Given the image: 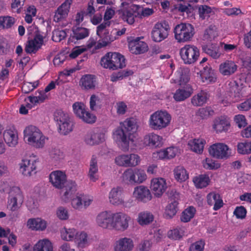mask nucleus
Returning <instances> with one entry per match:
<instances>
[{"label":"nucleus","mask_w":251,"mask_h":251,"mask_svg":"<svg viewBox=\"0 0 251 251\" xmlns=\"http://www.w3.org/2000/svg\"><path fill=\"white\" fill-rule=\"evenodd\" d=\"M78 246L81 248H84L87 244V235L85 232H81L79 238L76 239Z\"/></svg>","instance_id":"obj_62"},{"label":"nucleus","mask_w":251,"mask_h":251,"mask_svg":"<svg viewBox=\"0 0 251 251\" xmlns=\"http://www.w3.org/2000/svg\"><path fill=\"white\" fill-rule=\"evenodd\" d=\"M233 214L238 219H243L246 216V209L243 206H237L234 210Z\"/></svg>","instance_id":"obj_59"},{"label":"nucleus","mask_w":251,"mask_h":251,"mask_svg":"<svg viewBox=\"0 0 251 251\" xmlns=\"http://www.w3.org/2000/svg\"><path fill=\"white\" fill-rule=\"evenodd\" d=\"M15 22V18L12 17H0V28L8 29L14 25Z\"/></svg>","instance_id":"obj_47"},{"label":"nucleus","mask_w":251,"mask_h":251,"mask_svg":"<svg viewBox=\"0 0 251 251\" xmlns=\"http://www.w3.org/2000/svg\"><path fill=\"white\" fill-rule=\"evenodd\" d=\"M178 202L176 201H171L168 204L165 208L164 217L166 219H171L173 218L176 214L178 210Z\"/></svg>","instance_id":"obj_30"},{"label":"nucleus","mask_w":251,"mask_h":251,"mask_svg":"<svg viewBox=\"0 0 251 251\" xmlns=\"http://www.w3.org/2000/svg\"><path fill=\"white\" fill-rule=\"evenodd\" d=\"M119 14L124 21L126 22L129 25H132L134 23L135 18L137 17L130 10L127 9L119 10Z\"/></svg>","instance_id":"obj_42"},{"label":"nucleus","mask_w":251,"mask_h":251,"mask_svg":"<svg viewBox=\"0 0 251 251\" xmlns=\"http://www.w3.org/2000/svg\"><path fill=\"white\" fill-rule=\"evenodd\" d=\"M101 39L100 40L97 44L98 48H101L106 47L111 42L116 40V37L109 34L108 31H105L103 35L100 34L99 36Z\"/></svg>","instance_id":"obj_44"},{"label":"nucleus","mask_w":251,"mask_h":251,"mask_svg":"<svg viewBox=\"0 0 251 251\" xmlns=\"http://www.w3.org/2000/svg\"><path fill=\"white\" fill-rule=\"evenodd\" d=\"M33 251H53L52 243L46 239L40 240L35 245Z\"/></svg>","instance_id":"obj_35"},{"label":"nucleus","mask_w":251,"mask_h":251,"mask_svg":"<svg viewBox=\"0 0 251 251\" xmlns=\"http://www.w3.org/2000/svg\"><path fill=\"white\" fill-rule=\"evenodd\" d=\"M209 97V96L206 91L201 90L200 93L193 97L191 99V102L194 106H200L206 103Z\"/></svg>","instance_id":"obj_31"},{"label":"nucleus","mask_w":251,"mask_h":251,"mask_svg":"<svg viewBox=\"0 0 251 251\" xmlns=\"http://www.w3.org/2000/svg\"><path fill=\"white\" fill-rule=\"evenodd\" d=\"M133 196L136 199L141 202H147L152 198L149 189L145 186L141 185L134 188Z\"/></svg>","instance_id":"obj_13"},{"label":"nucleus","mask_w":251,"mask_h":251,"mask_svg":"<svg viewBox=\"0 0 251 251\" xmlns=\"http://www.w3.org/2000/svg\"><path fill=\"white\" fill-rule=\"evenodd\" d=\"M27 226L32 230L43 231L47 227V222L41 218H30L27 222Z\"/></svg>","instance_id":"obj_23"},{"label":"nucleus","mask_w":251,"mask_h":251,"mask_svg":"<svg viewBox=\"0 0 251 251\" xmlns=\"http://www.w3.org/2000/svg\"><path fill=\"white\" fill-rule=\"evenodd\" d=\"M73 108L75 115L80 118L81 116L83 117L84 112L86 110V106L82 102H75L73 105Z\"/></svg>","instance_id":"obj_50"},{"label":"nucleus","mask_w":251,"mask_h":251,"mask_svg":"<svg viewBox=\"0 0 251 251\" xmlns=\"http://www.w3.org/2000/svg\"><path fill=\"white\" fill-rule=\"evenodd\" d=\"M193 93V89L189 84H186L182 88H179L176 91L174 98L177 101L184 100L190 97Z\"/></svg>","instance_id":"obj_19"},{"label":"nucleus","mask_w":251,"mask_h":251,"mask_svg":"<svg viewBox=\"0 0 251 251\" xmlns=\"http://www.w3.org/2000/svg\"><path fill=\"white\" fill-rule=\"evenodd\" d=\"M209 154L219 159H226L231 156L230 150L224 143H216L209 148Z\"/></svg>","instance_id":"obj_8"},{"label":"nucleus","mask_w":251,"mask_h":251,"mask_svg":"<svg viewBox=\"0 0 251 251\" xmlns=\"http://www.w3.org/2000/svg\"><path fill=\"white\" fill-rule=\"evenodd\" d=\"M130 217L122 213H117L113 215V224L112 227L116 230L124 231L128 227V222Z\"/></svg>","instance_id":"obj_10"},{"label":"nucleus","mask_w":251,"mask_h":251,"mask_svg":"<svg viewBox=\"0 0 251 251\" xmlns=\"http://www.w3.org/2000/svg\"><path fill=\"white\" fill-rule=\"evenodd\" d=\"M151 188L155 196L160 197L166 188L165 180L163 178L153 179L151 180Z\"/></svg>","instance_id":"obj_16"},{"label":"nucleus","mask_w":251,"mask_h":251,"mask_svg":"<svg viewBox=\"0 0 251 251\" xmlns=\"http://www.w3.org/2000/svg\"><path fill=\"white\" fill-rule=\"evenodd\" d=\"M116 163L120 166L129 167L127 155H121L115 158Z\"/></svg>","instance_id":"obj_57"},{"label":"nucleus","mask_w":251,"mask_h":251,"mask_svg":"<svg viewBox=\"0 0 251 251\" xmlns=\"http://www.w3.org/2000/svg\"><path fill=\"white\" fill-rule=\"evenodd\" d=\"M97 222L104 228H110L112 226L113 215L107 211L102 212L98 215Z\"/></svg>","instance_id":"obj_15"},{"label":"nucleus","mask_w":251,"mask_h":251,"mask_svg":"<svg viewBox=\"0 0 251 251\" xmlns=\"http://www.w3.org/2000/svg\"><path fill=\"white\" fill-rule=\"evenodd\" d=\"M65 231L61 232V236L63 240L67 241L72 240L75 236H77V232L74 228H64Z\"/></svg>","instance_id":"obj_52"},{"label":"nucleus","mask_w":251,"mask_h":251,"mask_svg":"<svg viewBox=\"0 0 251 251\" xmlns=\"http://www.w3.org/2000/svg\"><path fill=\"white\" fill-rule=\"evenodd\" d=\"M133 248L132 240L130 238L124 237L116 241L114 249L115 251H131Z\"/></svg>","instance_id":"obj_20"},{"label":"nucleus","mask_w":251,"mask_h":251,"mask_svg":"<svg viewBox=\"0 0 251 251\" xmlns=\"http://www.w3.org/2000/svg\"><path fill=\"white\" fill-rule=\"evenodd\" d=\"M168 35V33L164 28L162 25L159 23L155 25L151 31V37L154 41L159 42L167 38Z\"/></svg>","instance_id":"obj_17"},{"label":"nucleus","mask_w":251,"mask_h":251,"mask_svg":"<svg viewBox=\"0 0 251 251\" xmlns=\"http://www.w3.org/2000/svg\"><path fill=\"white\" fill-rule=\"evenodd\" d=\"M205 243L201 240L191 245L189 251H203Z\"/></svg>","instance_id":"obj_58"},{"label":"nucleus","mask_w":251,"mask_h":251,"mask_svg":"<svg viewBox=\"0 0 251 251\" xmlns=\"http://www.w3.org/2000/svg\"><path fill=\"white\" fill-rule=\"evenodd\" d=\"M54 119L58 123V125L62 124L66 121L71 120L67 113H64L61 110H56L54 113Z\"/></svg>","instance_id":"obj_48"},{"label":"nucleus","mask_w":251,"mask_h":251,"mask_svg":"<svg viewBox=\"0 0 251 251\" xmlns=\"http://www.w3.org/2000/svg\"><path fill=\"white\" fill-rule=\"evenodd\" d=\"M175 39L178 43H184L191 40L194 35V28L190 24L181 23L174 28Z\"/></svg>","instance_id":"obj_4"},{"label":"nucleus","mask_w":251,"mask_h":251,"mask_svg":"<svg viewBox=\"0 0 251 251\" xmlns=\"http://www.w3.org/2000/svg\"><path fill=\"white\" fill-rule=\"evenodd\" d=\"M179 54L185 64H192L198 60L200 56V51L197 47L186 45L180 49Z\"/></svg>","instance_id":"obj_6"},{"label":"nucleus","mask_w":251,"mask_h":251,"mask_svg":"<svg viewBox=\"0 0 251 251\" xmlns=\"http://www.w3.org/2000/svg\"><path fill=\"white\" fill-rule=\"evenodd\" d=\"M143 141L146 146L151 148L159 147L162 144V138L152 133L145 136Z\"/></svg>","instance_id":"obj_21"},{"label":"nucleus","mask_w":251,"mask_h":251,"mask_svg":"<svg viewBox=\"0 0 251 251\" xmlns=\"http://www.w3.org/2000/svg\"><path fill=\"white\" fill-rule=\"evenodd\" d=\"M64 193L63 196L67 199H69L76 191V184L72 180H66L63 184V186L60 188Z\"/></svg>","instance_id":"obj_29"},{"label":"nucleus","mask_w":251,"mask_h":251,"mask_svg":"<svg viewBox=\"0 0 251 251\" xmlns=\"http://www.w3.org/2000/svg\"><path fill=\"white\" fill-rule=\"evenodd\" d=\"M83 117L81 116L79 119H81L84 122L87 124H93L96 122V117L89 111L85 110L84 113Z\"/></svg>","instance_id":"obj_56"},{"label":"nucleus","mask_w":251,"mask_h":251,"mask_svg":"<svg viewBox=\"0 0 251 251\" xmlns=\"http://www.w3.org/2000/svg\"><path fill=\"white\" fill-rule=\"evenodd\" d=\"M57 217L62 220H65L68 219L69 215L67 210L63 206L58 207L56 210Z\"/></svg>","instance_id":"obj_60"},{"label":"nucleus","mask_w":251,"mask_h":251,"mask_svg":"<svg viewBox=\"0 0 251 251\" xmlns=\"http://www.w3.org/2000/svg\"><path fill=\"white\" fill-rule=\"evenodd\" d=\"M44 43L43 36L41 35L38 29L35 31L33 39L29 40L25 46V51L27 53H35Z\"/></svg>","instance_id":"obj_9"},{"label":"nucleus","mask_w":251,"mask_h":251,"mask_svg":"<svg viewBox=\"0 0 251 251\" xmlns=\"http://www.w3.org/2000/svg\"><path fill=\"white\" fill-rule=\"evenodd\" d=\"M193 181L197 188H202L209 184L210 179L207 175L203 174L194 177Z\"/></svg>","instance_id":"obj_38"},{"label":"nucleus","mask_w":251,"mask_h":251,"mask_svg":"<svg viewBox=\"0 0 251 251\" xmlns=\"http://www.w3.org/2000/svg\"><path fill=\"white\" fill-rule=\"evenodd\" d=\"M201 77L203 82L206 84L214 82L216 80L214 70L211 67L206 66L200 71Z\"/></svg>","instance_id":"obj_22"},{"label":"nucleus","mask_w":251,"mask_h":251,"mask_svg":"<svg viewBox=\"0 0 251 251\" xmlns=\"http://www.w3.org/2000/svg\"><path fill=\"white\" fill-rule=\"evenodd\" d=\"M214 111L211 107H205L200 108L197 115L202 119H207L214 114Z\"/></svg>","instance_id":"obj_49"},{"label":"nucleus","mask_w":251,"mask_h":251,"mask_svg":"<svg viewBox=\"0 0 251 251\" xmlns=\"http://www.w3.org/2000/svg\"><path fill=\"white\" fill-rule=\"evenodd\" d=\"M123 188L117 187L111 189L109 193V199L110 202L113 204H119L124 202L122 197Z\"/></svg>","instance_id":"obj_26"},{"label":"nucleus","mask_w":251,"mask_h":251,"mask_svg":"<svg viewBox=\"0 0 251 251\" xmlns=\"http://www.w3.org/2000/svg\"><path fill=\"white\" fill-rule=\"evenodd\" d=\"M202 49L205 53L210 56L213 59H218L221 55L219 47L216 45L212 44L210 46H204L202 47Z\"/></svg>","instance_id":"obj_34"},{"label":"nucleus","mask_w":251,"mask_h":251,"mask_svg":"<svg viewBox=\"0 0 251 251\" xmlns=\"http://www.w3.org/2000/svg\"><path fill=\"white\" fill-rule=\"evenodd\" d=\"M229 125V123L224 117H220L215 119L213 128L217 132H221L227 130Z\"/></svg>","instance_id":"obj_33"},{"label":"nucleus","mask_w":251,"mask_h":251,"mask_svg":"<svg viewBox=\"0 0 251 251\" xmlns=\"http://www.w3.org/2000/svg\"><path fill=\"white\" fill-rule=\"evenodd\" d=\"M98 171L97 161L96 158L93 156L90 161L88 173V176L91 181L95 182L98 179V176L97 175Z\"/></svg>","instance_id":"obj_39"},{"label":"nucleus","mask_w":251,"mask_h":251,"mask_svg":"<svg viewBox=\"0 0 251 251\" xmlns=\"http://www.w3.org/2000/svg\"><path fill=\"white\" fill-rule=\"evenodd\" d=\"M182 232L177 228L170 230L168 232V237L175 240L180 239L182 237Z\"/></svg>","instance_id":"obj_61"},{"label":"nucleus","mask_w":251,"mask_h":251,"mask_svg":"<svg viewBox=\"0 0 251 251\" xmlns=\"http://www.w3.org/2000/svg\"><path fill=\"white\" fill-rule=\"evenodd\" d=\"M123 177L127 183L135 185L144 181L147 178V176L142 170L128 169L124 173Z\"/></svg>","instance_id":"obj_7"},{"label":"nucleus","mask_w":251,"mask_h":251,"mask_svg":"<svg viewBox=\"0 0 251 251\" xmlns=\"http://www.w3.org/2000/svg\"><path fill=\"white\" fill-rule=\"evenodd\" d=\"M153 219L154 216L151 212L143 211L139 213L137 221L140 225L144 226L150 224Z\"/></svg>","instance_id":"obj_41"},{"label":"nucleus","mask_w":251,"mask_h":251,"mask_svg":"<svg viewBox=\"0 0 251 251\" xmlns=\"http://www.w3.org/2000/svg\"><path fill=\"white\" fill-rule=\"evenodd\" d=\"M195 212V208L193 206H189L181 213L180 217L181 221L184 223L188 222L194 217Z\"/></svg>","instance_id":"obj_45"},{"label":"nucleus","mask_w":251,"mask_h":251,"mask_svg":"<svg viewBox=\"0 0 251 251\" xmlns=\"http://www.w3.org/2000/svg\"><path fill=\"white\" fill-rule=\"evenodd\" d=\"M73 122L71 120L62 123L59 126V132L60 134L66 135L73 130Z\"/></svg>","instance_id":"obj_46"},{"label":"nucleus","mask_w":251,"mask_h":251,"mask_svg":"<svg viewBox=\"0 0 251 251\" xmlns=\"http://www.w3.org/2000/svg\"><path fill=\"white\" fill-rule=\"evenodd\" d=\"M174 173L175 179L180 182L185 181L189 177L188 174L183 166H178L175 168Z\"/></svg>","instance_id":"obj_40"},{"label":"nucleus","mask_w":251,"mask_h":251,"mask_svg":"<svg viewBox=\"0 0 251 251\" xmlns=\"http://www.w3.org/2000/svg\"><path fill=\"white\" fill-rule=\"evenodd\" d=\"M72 31L73 35L71 36L68 39V43L73 42V39L77 40L85 38L89 36V29L85 27H73Z\"/></svg>","instance_id":"obj_27"},{"label":"nucleus","mask_w":251,"mask_h":251,"mask_svg":"<svg viewBox=\"0 0 251 251\" xmlns=\"http://www.w3.org/2000/svg\"><path fill=\"white\" fill-rule=\"evenodd\" d=\"M237 151L240 154H246L251 153V142L239 143L237 145Z\"/></svg>","instance_id":"obj_51"},{"label":"nucleus","mask_w":251,"mask_h":251,"mask_svg":"<svg viewBox=\"0 0 251 251\" xmlns=\"http://www.w3.org/2000/svg\"><path fill=\"white\" fill-rule=\"evenodd\" d=\"M212 12L211 8L206 5H201L199 8L200 17L202 19H204L206 17H209Z\"/></svg>","instance_id":"obj_55"},{"label":"nucleus","mask_w":251,"mask_h":251,"mask_svg":"<svg viewBox=\"0 0 251 251\" xmlns=\"http://www.w3.org/2000/svg\"><path fill=\"white\" fill-rule=\"evenodd\" d=\"M69 8V6L66 2L62 4L55 12L54 16V21L58 22L62 19L65 18L68 15Z\"/></svg>","instance_id":"obj_37"},{"label":"nucleus","mask_w":251,"mask_h":251,"mask_svg":"<svg viewBox=\"0 0 251 251\" xmlns=\"http://www.w3.org/2000/svg\"><path fill=\"white\" fill-rule=\"evenodd\" d=\"M137 128L135 120L131 118L125 121L121 126L115 131L114 138L122 151H126L128 150L129 142H133L130 136L136 132Z\"/></svg>","instance_id":"obj_1"},{"label":"nucleus","mask_w":251,"mask_h":251,"mask_svg":"<svg viewBox=\"0 0 251 251\" xmlns=\"http://www.w3.org/2000/svg\"><path fill=\"white\" fill-rule=\"evenodd\" d=\"M205 168L209 170H215L219 168L220 166L219 164L215 163L212 159L206 158L205 163L203 164Z\"/></svg>","instance_id":"obj_64"},{"label":"nucleus","mask_w":251,"mask_h":251,"mask_svg":"<svg viewBox=\"0 0 251 251\" xmlns=\"http://www.w3.org/2000/svg\"><path fill=\"white\" fill-rule=\"evenodd\" d=\"M79 85L84 90L94 89L96 86L95 76L91 75L83 76L80 80Z\"/></svg>","instance_id":"obj_25"},{"label":"nucleus","mask_w":251,"mask_h":251,"mask_svg":"<svg viewBox=\"0 0 251 251\" xmlns=\"http://www.w3.org/2000/svg\"><path fill=\"white\" fill-rule=\"evenodd\" d=\"M237 70V66L232 61L226 60L220 66V71L224 75L233 74Z\"/></svg>","instance_id":"obj_24"},{"label":"nucleus","mask_w":251,"mask_h":251,"mask_svg":"<svg viewBox=\"0 0 251 251\" xmlns=\"http://www.w3.org/2000/svg\"><path fill=\"white\" fill-rule=\"evenodd\" d=\"M125 57L118 52H107L100 60V65L103 68L116 70L126 67Z\"/></svg>","instance_id":"obj_2"},{"label":"nucleus","mask_w":251,"mask_h":251,"mask_svg":"<svg viewBox=\"0 0 251 251\" xmlns=\"http://www.w3.org/2000/svg\"><path fill=\"white\" fill-rule=\"evenodd\" d=\"M143 38V37H136L128 42L129 49L132 53L139 54L148 51L147 44L145 42L140 40Z\"/></svg>","instance_id":"obj_11"},{"label":"nucleus","mask_w":251,"mask_h":251,"mask_svg":"<svg viewBox=\"0 0 251 251\" xmlns=\"http://www.w3.org/2000/svg\"><path fill=\"white\" fill-rule=\"evenodd\" d=\"M25 137L30 145L36 148H42L45 143V137L41 131L35 126H30L24 130Z\"/></svg>","instance_id":"obj_3"},{"label":"nucleus","mask_w":251,"mask_h":251,"mask_svg":"<svg viewBox=\"0 0 251 251\" xmlns=\"http://www.w3.org/2000/svg\"><path fill=\"white\" fill-rule=\"evenodd\" d=\"M37 161L35 160L28 159H23L20 163V171L23 175L26 176H30L35 174Z\"/></svg>","instance_id":"obj_12"},{"label":"nucleus","mask_w":251,"mask_h":251,"mask_svg":"<svg viewBox=\"0 0 251 251\" xmlns=\"http://www.w3.org/2000/svg\"><path fill=\"white\" fill-rule=\"evenodd\" d=\"M5 143L10 147H14L18 143V135L11 130L5 131L3 134Z\"/></svg>","instance_id":"obj_32"},{"label":"nucleus","mask_w":251,"mask_h":251,"mask_svg":"<svg viewBox=\"0 0 251 251\" xmlns=\"http://www.w3.org/2000/svg\"><path fill=\"white\" fill-rule=\"evenodd\" d=\"M234 121L239 128L245 127L247 125L246 118L242 115H238L235 116L234 118Z\"/></svg>","instance_id":"obj_63"},{"label":"nucleus","mask_w":251,"mask_h":251,"mask_svg":"<svg viewBox=\"0 0 251 251\" xmlns=\"http://www.w3.org/2000/svg\"><path fill=\"white\" fill-rule=\"evenodd\" d=\"M67 34L64 30L54 29L52 32V39L54 42H60L64 39Z\"/></svg>","instance_id":"obj_54"},{"label":"nucleus","mask_w":251,"mask_h":251,"mask_svg":"<svg viewBox=\"0 0 251 251\" xmlns=\"http://www.w3.org/2000/svg\"><path fill=\"white\" fill-rule=\"evenodd\" d=\"M171 116L167 111H156L150 117V126L154 130H160L167 127L170 124Z\"/></svg>","instance_id":"obj_5"},{"label":"nucleus","mask_w":251,"mask_h":251,"mask_svg":"<svg viewBox=\"0 0 251 251\" xmlns=\"http://www.w3.org/2000/svg\"><path fill=\"white\" fill-rule=\"evenodd\" d=\"M241 81L240 79L239 82L231 81L228 83L227 89L230 97L240 98L242 96L241 89L243 88V84Z\"/></svg>","instance_id":"obj_18"},{"label":"nucleus","mask_w":251,"mask_h":251,"mask_svg":"<svg viewBox=\"0 0 251 251\" xmlns=\"http://www.w3.org/2000/svg\"><path fill=\"white\" fill-rule=\"evenodd\" d=\"M204 143L203 139H194L189 141L188 146L193 151L201 153L203 151Z\"/></svg>","instance_id":"obj_43"},{"label":"nucleus","mask_w":251,"mask_h":251,"mask_svg":"<svg viewBox=\"0 0 251 251\" xmlns=\"http://www.w3.org/2000/svg\"><path fill=\"white\" fill-rule=\"evenodd\" d=\"M100 99L95 95H92L90 100V108L92 110L101 108Z\"/></svg>","instance_id":"obj_53"},{"label":"nucleus","mask_w":251,"mask_h":251,"mask_svg":"<svg viewBox=\"0 0 251 251\" xmlns=\"http://www.w3.org/2000/svg\"><path fill=\"white\" fill-rule=\"evenodd\" d=\"M66 180V174L61 171H53L50 175V181L56 188H62Z\"/></svg>","instance_id":"obj_14"},{"label":"nucleus","mask_w":251,"mask_h":251,"mask_svg":"<svg viewBox=\"0 0 251 251\" xmlns=\"http://www.w3.org/2000/svg\"><path fill=\"white\" fill-rule=\"evenodd\" d=\"M17 194L15 196H12L11 191L10 195V199L8 201L9 206L10 209L12 211H15L18 208L17 205V201L19 200L20 201L23 202V196L21 194L20 190L19 188H16Z\"/></svg>","instance_id":"obj_36"},{"label":"nucleus","mask_w":251,"mask_h":251,"mask_svg":"<svg viewBox=\"0 0 251 251\" xmlns=\"http://www.w3.org/2000/svg\"><path fill=\"white\" fill-rule=\"evenodd\" d=\"M103 139V134L100 132H90L86 134L85 141L87 144L94 145L101 143Z\"/></svg>","instance_id":"obj_28"}]
</instances>
